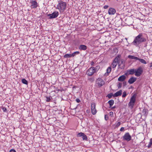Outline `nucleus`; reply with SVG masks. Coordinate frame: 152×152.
I'll use <instances>...</instances> for the list:
<instances>
[{"instance_id": "18", "label": "nucleus", "mask_w": 152, "mask_h": 152, "mask_svg": "<svg viewBox=\"0 0 152 152\" xmlns=\"http://www.w3.org/2000/svg\"><path fill=\"white\" fill-rule=\"evenodd\" d=\"M128 57L129 59H135L136 60H138L139 59V58H138L137 57L130 55H129Z\"/></svg>"}, {"instance_id": "37", "label": "nucleus", "mask_w": 152, "mask_h": 152, "mask_svg": "<svg viewBox=\"0 0 152 152\" xmlns=\"http://www.w3.org/2000/svg\"><path fill=\"white\" fill-rule=\"evenodd\" d=\"M121 59L120 58H119V60H118V62H117V64H118L119 66H121Z\"/></svg>"}, {"instance_id": "43", "label": "nucleus", "mask_w": 152, "mask_h": 152, "mask_svg": "<svg viewBox=\"0 0 152 152\" xmlns=\"http://www.w3.org/2000/svg\"><path fill=\"white\" fill-rule=\"evenodd\" d=\"M123 86H125L126 85V82L125 81H124L123 83Z\"/></svg>"}, {"instance_id": "16", "label": "nucleus", "mask_w": 152, "mask_h": 152, "mask_svg": "<svg viewBox=\"0 0 152 152\" xmlns=\"http://www.w3.org/2000/svg\"><path fill=\"white\" fill-rule=\"evenodd\" d=\"M127 73L128 75H132L135 74V69H131L127 70Z\"/></svg>"}, {"instance_id": "38", "label": "nucleus", "mask_w": 152, "mask_h": 152, "mask_svg": "<svg viewBox=\"0 0 152 152\" xmlns=\"http://www.w3.org/2000/svg\"><path fill=\"white\" fill-rule=\"evenodd\" d=\"M2 110L4 112H6L7 111V108L5 107H3L2 108Z\"/></svg>"}, {"instance_id": "46", "label": "nucleus", "mask_w": 152, "mask_h": 152, "mask_svg": "<svg viewBox=\"0 0 152 152\" xmlns=\"http://www.w3.org/2000/svg\"><path fill=\"white\" fill-rule=\"evenodd\" d=\"M149 67L151 68V69H152V62L150 64V65Z\"/></svg>"}, {"instance_id": "22", "label": "nucleus", "mask_w": 152, "mask_h": 152, "mask_svg": "<svg viewBox=\"0 0 152 152\" xmlns=\"http://www.w3.org/2000/svg\"><path fill=\"white\" fill-rule=\"evenodd\" d=\"M72 57V54H66L64 56V57L65 58H68Z\"/></svg>"}, {"instance_id": "13", "label": "nucleus", "mask_w": 152, "mask_h": 152, "mask_svg": "<svg viewBox=\"0 0 152 152\" xmlns=\"http://www.w3.org/2000/svg\"><path fill=\"white\" fill-rule=\"evenodd\" d=\"M137 78L135 77H133L130 78L128 81V82L130 84L133 83L136 81Z\"/></svg>"}, {"instance_id": "31", "label": "nucleus", "mask_w": 152, "mask_h": 152, "mask_svg": "<svg viewBox=\"0 0 152 152\" xmlns=\"http://www.w3.org/2000/svg\"><path fill=\"white\" fill-rule=\"evenodd\" d=\"M80 53V52L79 51H76L74 52L73 53H72V57L75 56L76 55Z\"/></svg>"}, {"instance_id": "4", "label": "nucleus", "mask_w": 152, "mask_h": 152, "mask_svg": "<svg viewBox=\"0 0 152 152\" xmlns=\"http://www.w3.org/2000/svg\"><path fill=\"white\" fill-rule=\"evenodd\" d=\"M132 136L128 132L126 133L122 137V139L124 141L129 142L132 139Z\"/></svg>"}, {"instance_id": "6", "label": "nucleus", "mask_w": 152, "mask_h": 152, "mask_svg": "<svg viewBox=\"0 0 152 152\" xmlns=\"http://www.w3.org/2000/svg\"><path fill=\"white\" fill-rule=\"evenodd\" d=\"M105 82L101 78H98L96 80V86L98 88H100L104 84Z\"/></svg>"}, {"instance_id": "17", "label": "nucleus", "mask_w": 152, "mask_h": 152, "mask_svg": "<svg viewBox=\"0 0 152 152\" xmlns=\"http://www.w3.org/2000/svg\"><path fill=\"white\" fill-rule=\"evenodd\" d=\"M126 79V76L124 75H122L120 76L118 79V80L121 81L123 82Z\"/></svg>"}, {"instance_id": "48", "label": "nucleus", "mask_w": 152, "mask_h": 152, "mask_svg": "<svg viewBox=\"0 0 152 152\" xmlns=\"http://www.w3.org/2000/svg\"><path fill=\"white\" fill-rule=\"evenodd\" d=\"M116 108V106H114L113 107H111V108L112 109H114V108Z\"/></svg>"}, {"instance_id": "2", "label": "nucleus", "mask_w": 152, "mask_h": 152, "mask_svg": "<svg viewBox=\"0 0 152 152\" xmlns=\"http://www.w3.org/2000/svg\"><path fill=\"white\" fill-rule=\"evenodd\" d=\"M66 2L60 0L58 1V4H57L56 9L58 10L60 13H62L66 10Z\"/></svg>"}, {"instance_id": "15", "label": "nucleus", "mask_w": 152, "mask_h": 152, "mask_svg": "<svg viewBox=\"0 0 152 152\" xmlns=\"http://www.w3.org/2000/svg\"><path fill=\"white\" fill-rule=\"evenodd\" d=\"M122 91L121 90H120L119 91L115 93L113 95V96L115 97H117L121 95L122 93Z\"/></svg>"}, {"instance_id": "49", "label": "nucleus", "mask_w": 152, "mask_h": 152, "mask_svg": "<svg viewBox=\"0 0 152 152\" xmlns=\"http://www.w3.org/2000/svg\"><path fill=\"white\" fill-rule=\"evenodd\" d=\"M125 39L126 40H127V38H125Z\"/></svg>"}, {"instance_id": "51", "label": "nucleus", "mask_w": 152, "mask_h": 152, "mask_svg": "<svg viewBox=\"0 0 152 152\" xmlns=\"http://www.w3.org/2000/svg\"><path fill=\"white\" fill-rule=\"evenodd\" d=\"M139 115V114H138L137 115Z\"/></svg>"}, {"instance_id": "28", "label": "nucleus", "mask_w": 152, "mask_h": 152, "mask_svg": "<svg viewBox=\"0 0 152 152\" xmlns=\"http://www.w3.org/2000/svg\"><path fill=\"white\" fill-rule=\"evenodd\" d=\"M22 82L25 84L27 85L28 84V82L27 80L23 78L21 80Z\"/></svg>"}, {"instance_id": "11", "label": "nucleus", "mask_w": 152, "mask_h": 152, "mask_svg": "<svg viewBox=\"0 0 152 152\" xmlns=\"http://www.w3.org/2000/svg\"><path fill=\"white\" fill-rule=\"evenodd\" d=\"M116 12L115 9L112 7H110L108 10V13L109 15H114Z\"/></svg>"}, {"instance_id": "1", "label": "nucleus", "mask_w": 152, "mask_h": 152, "mask_svg": "<svg viewBox=\"0 0 152 152\" xmlns=\"http://www.w3.org/2000/svg\"><path fill=\"white\" fill-rule=\"evenodd\" d=\"M148 39L147 35L144 33L139 34L135 37L132 44L136 46H138L142 42H145Z\"/></svg>"}, {"instance_id": "33", "label": "nucleus", "mask_w": 152, "mask_h": 152, "mask_svg": "<svg viewBox=\"0 0 152 152\" xmlns=\"http://www.w3.org/2000/svg\"><path fill=\"white\" fill-rule=\"evenodd\" d=\"M127 95L126 92V91H124L123 93L122 97L123 98L125 97Z\"/></svg>"}, {"instance_id": "32", "label": "nucleus", "mask_w": 152, "mask_h": 152, "mask_svg": "<svg viewBox=\"0 0 152 152\" xmlns=\"http://www.w3.org/2000/svg\"><path fill=\"white\" fill-rule=\"evenodd\" d=\"M113 95L114 94H113L112 93H110L107 95V96L108 97L109 99H110L113 96Z\"/></svg>"}, {"instance_id": "14", "label": "nucleus", "mask_w": 152, "mask_h": 152, "mask_svg": "<svg viewBox=\"0 0 152 152\" xmlns=\"http://www.w3.org/2000/svg\"><path fill=\"white\" fill-rule=\"evenodd\" d=\"M78 48L81 50H85L87 49V47L85 45H81L79 46Z\"/></svg>"}, {"instance_id": "26", "label": "nucleus", "mask_w": 152, "mask_h": 152, "mask_svg": "<svg viewBox=\"0 0 152 152\" xmlns=\"http://www.w3.org/2000/svg\"><path fill=\"white\" fill-rule=\"evenodd\" d=\"M138 61L142 64H147L146 61L143 59L139 58Z\"/></svg>"}, {"instance_id": "47", "label": "nucleus", "mask_w": 152, "mask_h": 152, "mask_svg": "<svg viewBox=\"0 0 152 152\" xmlns=\"http://www.w3.org/2000/svg\"><path fill=\"white\" fill-rule=\"evenodd\" d=\"M134 87L132 86H131L129 88V89H133L134 88Z\"/></svg>"}, {"instance_id": "19", "label": "nucleus", "mask_w": 152, "mask_h": 152, "mask_svg": "<svg viewBox=\"0 0 152 152\" xmlns=\"http://www.w3.org/2000/svg\"><path fill=\"white\" fill-rule=\"evenodd\" d=\"M111 68L110 67H109L106 70V72L105 74V76H107L111 71Z\"/></svg>"}, {"instance_id": "50", "label": "nucleus", "mask_w": 152, "mask_h": 152, "mask_svg": "<svg viewBox=\"0 0 152 152\" xmlns=\"http://www.w3.org/2000/svg\"><path fill=\"white\" fill-rule=\"evenodd\" d=\"M147 46V45L146 44L145 45V46L146 47Z\"/></svg>"}, {"instance_id": "25", "label": "nucleus", "mask_w": 152, "mask_h": 152, "mask_svg": "<svg viewBox=\"0 0 152 152\" xmlns=\"http://www.w3.org/2000/svg\"><path fill=\"white\" fill-rule=\"evenodd\" d=\"M122 65L121 69H124L125 66V62L123 59L121 60V66Z\"/></svg>"}, {"instance_id": "44", "label": "nucleus", "mask_w": 152, "mask_h": 152, "mask_svg": "<svg viewBox=\"0 0 152 152\" xmlns=\"http://www.w3.org/2000/svg\"><path fill=\"white\" fill-rule=\"evenodd\" d=\"M109 7V6L108 5H104V7H103V8L104 9H106L107 8Z\"/></svg>"}, {"instance_id": "45", "label": "nucleus", "mask_w": 152, "mask_h": 152, "mask_svg": "<svg viewBox=\"0 0 152 152\" xmlns=\"http://www.w3.org/2000/svg\"><path fill=\"white\" fill-rule=\"evenodd\" d=\"M94 64V62L93 61H92L91 63V66H93Z\"/></svg>"}, {"instance_id": "34", "label": "nucleus", "mask_w": 152, "mask_h": 152, "mask_svg": "<svg viewBox=\"0 0 152 152\" xmlns=\"http://www.w3.org/2000/svg\"><path fill=\"white\" fill-rule=\"evenodd\" d=\"M122 85V83H119L117 85V86L118 88H121Z\"/></svg>"}, {"instance_id": "41", "label": "nucleus", "mask_w": 152, "mask_h": 152, "mask_svg": "<svg viewBox=\"0 0 152 152\" xmlns=\"http://www.w3.org/2000/svg\"><path fill=\"white\" fill-rule=\"evenodd\" d=\"M75 101L77 103H79L80 102V99L78 98L76 99Z\"/></svg>"}, {"instance_id": "30", "label": "nucleus", "mask_w": 152, "mask_h": 152, "mask_svg": "<svg viewBox=\"0 0 152 152\" xmlns=\"http://www.w3.org/2000/svg\"><path fill=\"white\" fill-rule=\"evenodd\" d=\"M117 64V63L113 61L112 63L111 64V66H112L113 68H115L116 67Z\"/></svg>"}, {"instance_id": "8", "label": "nucleus", "mask_w": 152, "mask_h": 152, "mask_svg": "<svg viewBox=\"0 0 152 152\" xmlns=\"http://www.w3.org/2000/svg\"><path fill=\"white\" fill-rule=\"evenodd\" d=\"M77 137H81L82 138L83 140H88V137L83 132H80L78 133L77 135Z\"/></svg>"}, {"instance_id": "35", "label": "nucleus", "mask_w": 152, "mask_h": 152, "mask_svg": "<svg viewBox=\"0 0 152 152\" xmlns=\"http://www.w3.org/2000/svg\"><path fill=\"white\" fill-rule=\"evenodd\" d=\"M121 123L120 122H118L115 125V128L118 127L121 124Z\"/></svg>"}, {"instance_id": "5", "label": "nucleus", "mask_w": 152, "mask_h": 152, "mask_svg": "<svg viewBox=\"0 0 152 152\" xmlns=\"http://www.w3.org/2000/svg\"><path fill=\"white\" fill-rule=\"evenodd\" d=\"M143 69L141 66L139 67L137 69H135L134 75L137 77H139L142 73Z\"/></svg>"}, {"instance_id": "10", "label": "nucleus", "mask_w": 152, "mask_h": 152, "mask_svg": "<svg viewBox=\"0 0 152 152\" xmlns=\"http://www.w3.org/2000/svg\"><path fill=\"white\" fill-rule=\"evenodd\" d=\"M94 73V69H93L92 67L89 68L86 72L87 74L89 76H92Z\"/></svg>"}, {"instance_id": "36", "label": "nucleus", "mask_w": 152, "mask_h": 152, "mask_svg": "<svg viewBox=\"0 0 152 152\" xmlns=\"http://www.w3.org/2000/svg\"><path fill=\"white\" fill-rule=\"evenodd\" d=\"M108 119V117L107 115H104V119L105 120L107 121Z\"/></svg>"}, {"instance_id": "39", "label": "nucleus", "mask_w": 152, "mask_h": 152, "mask_svg": "<svg viewBox=\"0 0 152 152\" xmlns=\"http://www.w3.org/2000/svg\"><path fill=\"white\" fill-rule=\"evenodd\" d=\"M9 152H16V151L14 149H11L10 150Z\"/></svg>"}, {"instance_id": "40", "label": "nucleus", "mask_w": 152, "mask_h": 152, "mask_svg": "<svg viewBox=\"0 0 152 152\" xmlns=\"http://www.w3.org/2000/svg\"><path fill=\"white\" fill-rule=\"evenodd\" d=\"M124 127H122L120 129V131L121 132L124 131Z\"/></svg>"}, {"instance_id": "12", "label": "nucleus", "mask_w": 152, "mask_h": 152, "mask_svg": "<svg viewBox=\"0 0 152 152\" xmlns=\"http://www.w3.org/2000/svg\"><path fill=\"white\" fill-rule=\"evenodd\" d=\"M31 6L32 8L35 9L37 7L38 4L36 1L32 0L31 1Z\"/></svg>"}, {"instance_id": "24", "label": "nucleus", "mask_w": 152, "mask_h": 152, "mask_svg": "<svg viewBox=\"0 0 152 152\" xmlns=\"http://www.w3.org/2000/svg\"><path fill=\"white\" fill-rule=\"evenodd\" d=\"M93 69H94V72L96 73L97 72L99 68V66H96L95 67H92Z\"/></svg>"}, {"instance_id": "42", "label": "nucleus", "mask_w": 152, "mask_h": 152, "mask_svg": "<svg viewBox=\"0 0 152 152\" xmlns=\"http://www.w3.org/2000/svg\"><path fill=\"white\" fill-rule=\"evenodd\" d=\"M110 115L111 116H112L113 115V112L112 111H111L109 113Z\"/></svg>"}, {"instance_id": "7", "label": "nucleus", "mask_w": 152, "mask_h": 152, "mask_svg": "<svg viewBox=\"0 0 152 152\" xmlns=\"http://www.w3.org/2000/svg\"><path fill=\"white\" fill-rule=\"evenodd\" d=\"M59 13L58 11H56L52 13L47 15V16L49 17V19H51L56 18L59 15Z\"/></svg>"}, {"instance_id": "23", "label": "nucleus", "mask_w": 152, "mask_h": 152, "mask_svg": "<svg viewBox=\"0 0 152 152\" xmlns=\"http://www.w3.org/2000/svg\"><path fill=\"white\" fill-rule=\"evenodd\" d=\"M121 58L120 55H118V56L116 57L113 61L117 63V62H118V60H119V58Z\"/></svg>"}, {"instance_id": "20", "label": "nucleus", "mask_w": 152, "mask_h": 152, "mask_svg": "<svg viewBox=\"0 0 152 152\" xmlns=\"http://www.w3.org/2000/svg\"><path fill=\"white\" fill-rule=\"evenodd\" d=\"M142 113L144 116H146L148 114V110L147 109L144 108L142 111Z\"/></svg>"}, {"instance_id": "21", "label": "nucleus", "mask_w": 152, "mask_h": 152, "mask_svg": "<svg viewBox=\"0 0 152 152\" xmlns=\"http://www.w3.org/2000/svg\"><path fill=\"white\" fill-rule=\"evenodd\" d=\"M108 103L110 105V108L112 106L113 104L114 103V101L113 99H111L110 100H109Z\"/></svg>"}, {"instance_id": "29", "label": "nucleus", "mask_w": 152, "mask_h": 152, "mask_svg": "<svg viewBox=\"0 0 152 152\" xmlns=\"http://www.w3.org/2000/svg\"><path fill=\"white\" fill-rule=\"evenodd\" d=\"M46 101L47 102H50L51 101V99H52V97L51 96H46Z\"/></svg>"}, {"instance_id": "3", "label": "nucleus", "mask_w": 152, "mask_h": 152, "mask_svg": "<svg viewBox=\"0 0 152 152\" xmlns=\"http://www.w3.org/2000/svg\"><path fill=\"white\" fill-rule=\"evenodd\" d=\"M137 96V93H134L131 97L130 101L128 103V105L131 109H132L134 107L136 101V98Z\"/></svg>"}, {"instance_id": "27", "label": "nucleus", "mask_w": 152, "mask_h": 152, "mask_svg": "<svg viewBox=\"0 0 152 152\" xmlns=\"http://www.w3.org/2000/svg\"><path fill=\"white\" fill-rule=\"evenodd\" d=\"M152 145V138H151L150 139V142H149L148 145L147 147L148 148H150L151 147V146Z\"/></svg>"}, {"instance_id": "9", "label": "nucleus", "mask_w": 152, "mask_h": 152, "mask_svg": "<svg viewBox=\"0 0 152 152\" xmlns=\"http://www.w3.org/2000/svg\"><path fill=\"white\" fill-rule=\"evenodd\" d=\"M91 111L92 114L94 115L97 112L96 109V104L94 102H92L91 104Z\"/></svg>"}]
</instances>
